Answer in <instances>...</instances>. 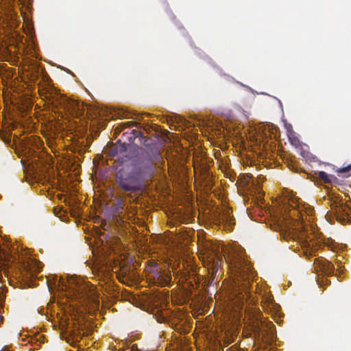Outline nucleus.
I'll list each match as a JSON object with an SVG mask.
<instances>
[{
    "label": "nucleus",
    "instance_id": "22",
    "mask_svg": "<svg viewBox=\"0 0 351 351\" xmlns=\"http://www.w3.org/2000/svg\"><path fill=\"white\" fill-rule=\"evenodd\" d=\"M134 346H133L132 347L131 350H128V351H133V350H134Z\"/></svg>",
    "mask_w": 351,
    "mask_h": 351
},
{
    "label": "nucleus",
    "instance_id": "17",
    "mask_svg": "<svg viewBox=\"0 0 351 351\" xmlns=\"http://www.w3.org/2000/svg\"><path fill=\"white\" fill-rule=\"evenodd\" d=\"M349 171H351V164L350 165H348V167L343 168L341 170V172H348Z\"/></svg>",
    "mask_w": 351,
    "mask_h": 351
},
{
    "label": "nucleus",
    "instance_id": "10",
    "mask_svg": "<svg viewBox=\"0 0 351 351\" xmlns=\"http://www.w3.org/2000/svg\"><path fill=\"white\" fill-rule=\"evenodd\" d=\"M124 206V200L120 197H116L114 198V202L112 205V210L114 214L120 215L123 213Z\"/></svg>",
    "mask_w": 351,
    "mask_h": 351
},
{
    "label": "nucleus",
    "instance_id": "19",
    "mask_svg": "<svg viewBox=\"0 0 351 351\" xmlns=\"http://www.w3.org/2000/svg\"><path fill=\"white\" fill-rule=\"evenodd\" d=\"M117 161H118L119 162H120V163H123V162H124V159H123V158L119 157V158H117Z\"/></svg>",
    "mask_w": 351,
    "mask_h": 351
},
{
    "label": "nucleus",
    "instance_id": "20",
    "mask_svg": "<svg viewBox=\"0 0 351 351\" xmlns=\"http://www.w3.org/2000/svg\"><path fill=\"white\" fill-rule=\"evenodd\" d=\"M305 154H306V153L304 152L301 153V155L302 156V157H305Z\"/></svg>",
    "mask_w": 351,
    "mask_h": 351
},
{
    "label": "nucleus",
    "instance_id": "14",
    "mask_svg": "<svg viewBox=\"0 0 351 351\" xmlns=\"http://www.w3.org/2000/svg\"><path fill=\"white\" fill-rule=\"evenodd\" d=\"M124 149H125L124 147H116L112 149V156L117 155L119 154V152H121L122 151H124Z\"/></svg>",
    "mask_w": 351,
    "mask_h": 351
},
{
    "label": "nucleus",
    "instance_id": "1",
    "mask_svg": "<svg viewBox=\"0 0 351 351\" xmlns=\"http://www.w3.org/2000/svg\"><path fill=\"white\" fill-rule=\"evenodd\" d=\"M164 162L156 146L140 147L132 161L117 171L115 184L125 192L137 193L143 189L145 180L155 173L156 167Z\"/></svg>",
    "mask_w": 351,
    "mask_h": 351
},
{
    "label": "nucleus",
    "instance_id": "16",
    "mask_svg": "<svg viewBox=\"0 0 351 351\" xmlns=\"http://www.w3.org/2000/svg\"><path fill=\"white\" fill-rule=\"evenodd\" d=\"M289 138L291 144H296V143L298 141V138L295 137L294 135L292 134H290V135H289Z\"/></svg>",
    "mask_w": 351,
    "mask_h": 351
},
{
    "label": "nucleus",
    "instance_id": "5",
    "mask_svg": "<svg viewBox=\"0 0 351 351\" xmlns=\"http://www.w3.org/2000/svg\"><path fill=\"white\" fill-rule=\"evenodd\" d=\"M145 268L147 280L157 286H169L171 280V275L169 271L162 269L159 264L154 260L147 262Z\"/></svg>",
    "mask_w": 351,
    "mask_h": 351
},
{
    "label": "nucleus",
    "instance_id": "7",
    "mask_svg": "<svg viewBox=\"0 0 351 351\" xmlns=\"http://www.w3.org/2000/svg\"><path fill=\"white\" fill-rule=\"evenodd\" d=\"M302 247L304 249L306 256L315 255L317 250L322 246V242L319 240L305 239L301 242Z\"/></svg>",
    "mask_w": 351,
    "mask_h": 351
},
{
    "label": "nucleus",
    "instance_id": "21",
    "mask_svg": "<svg viewBox=\"0 0 351 351\" xmlns=\"http://www.w3.org/2000/svg\"><path fill=\"white\" fill-rule=\"evenodd\" d=\"M3 319V317L2 316L0 315V322H2Z\"/></svg>",
    "mask_w": 351,
    "mask_h": 351
},
{
    "label": "nucleus",
    "instance_id": "15",
    "mask_svg": "<svg viewBox=\"0 0 351 351\" xmlns=\"http://www.w3.org/2000/svg\"><path fill=\"white\" fill-rule=\"evenodd\" d=\"M283 238L286 240H289L291 239H295V235L293 233L288 232V233H282L281 234Z\"/></svg>",
    "mask_w": 351,
    "mask_h": 351
},
{
    "label": "nucleus",
    "instance_id": "11",
    "mask_svg": "<svg viewBox=\"0 0 351 351\" xmlns=\"http://www.w3.org/2000/svg\"><path fill=\"white\" fill-rule=\"evenodd\" d=\"M317 174L320 180L328 184L332 183V180L335 178L333 176L328 175L327 173L322 171H319Z\"/></svg>",
    "mask_w": 351,
    "mask_h": 351
},
{
    "label": "nucleus",
    "instance_id": "12",
    "mask_svg": "<svg viewBox=\"0 0 351 351\" xmlns=\"http://www.w3.org/2000/svg\"><path fill=\"white\" fill-rule=\"evenodd\" d=\"M221 220L223 222H226V223H228V225H230V226H232V224H234V223H233L234 219H232V217L230 215V214L228 211L222 214V215L221 217Z\"/></svg>",
    "mask_w": 351,
    "mask_h": 351
},
{
    "label": "nucleus",
    "instance_id": "4",
    "mask_svg": "<svg viewBox=\"0 0 351 351\" xmlns=\"http://www.w3.org/2000/svg\"><path fill=\"white\" fill-rule=\"evenodd\" d=\"M204 266L207 268L209 274L214 276L218 271L222 262V256L219 247L212 242H206L204 245Z\"/></svg>",
    "mask_w": 351,
    "mask_h": 351
},
{
    "label": "nucleus",
    "instance_id": "3",
    "mask_svg": "<svg viewBox=\"0 0 351 351\" xmlns=\"http://www.w3.org/2000/svg\"><path fill=\"white\" fill-rule=\"evenodd\" d=\"M44 90L45 97L54 108H61L73 117H80L83 114V109L77 101L66 97L53 86H48Z\"/></svg>",
    "mask_w": 351,
    "mask_h": 351
},
{
    "label": "nucleus",
    "instance_id": "13",
    "mask_svg": "<svg viewBox=\"0 0 351 351\" xmlns=\"http://www.w3.org/2000/svg\"><path fill=\"white\" fill-rule=\"evenodd\" d=\"M267 302H263V304H262L263 308L265 310H267V308H269L270 305H272V306L276 305V304H274V302L272 299L267 298Z\"/></svg>",
    "mask_w": 351,
    "mask_h": 351
},
{
    "label": "nucleus",
    "instance_id": "18",
    "mask_svg": "<svg viewBox=\"0 0 351 351\" xmlns=\"http://www.w3.org/2000/svg\"><path fill=\"white\" fill-rule=\"evenodd\" d=\"M135 124L133 121H128L123 123L124 125H126L128 127L133 126Z\"/></svg>",
    "mask_w": 351,
    "mask_h": 351
},
{
    "label": "nucleus",
    "instance_id": "9",
    "mask_svg": "<svg viewBox=\"0 0 351 351\" xmlns=\"http://www.w3.org/2000/svg\"><path fill=\"white\" fill-rule=\"evenodd\" d=\"M319 267L327 276H332L335 271L334 265L326 259L319 261Z\"/></svg>",
    "mask_w": 351,
    "mask_h": 351
},
{
    "label": "nucleus",
    "instance_id": "23",
    "mask_svg": "<svg viewBox=\"0 0 351 351\" xmlns=\"http://www.w3.org/2000/svg\"><path fill=\"white\" fill-rule=\"evenodd\" d=\"M132 132L134 133L136 132V131L135 130H133Z\"/></svg>",
    "mask_w": 351,
    "mask_h": 351
},
{
    "label": "nucleus",
    "instance_id": "2",
    "mask_svg": "<svg viewBox=\"0 0 351 351\" xmlns=\"http://www.w3.org/2000/svg\"><path fill=\"white\" fill-rule=\"evenodd\" d=\"M228 261L238 274L234 289L239 302V306H241L242 308L250 295V281L255 277V272L250 263L246 259L245 251L242 248L234 251Z\"/></svg>",
    "mask_w": 351,
    "mask_h": 351
},
{
    "label": "nucleus",
    "instance_id": "6",
    "mask_svg": "<svg viewBox=\"0 0 351 351\" xmlns=\"http://www.w3.org/2000/svg\"><path fill=\"white\" fill-rule=\"evenodd\" d=\"M250 325L252 332L256 335H263L269 341H274L276 337V326L271 322L262 321L255 313H247Z\"/></svg>",
    "mask_w": 351,
    "mask_h": 351
},
{
    "label": "nucleus",
    "instance_id": "8",
    "mask_svg": "<svg viewBox=\"0 0 351 351\" xmlns=\"http://www.w3.org/2000/svg\"><path fill=\"white\" fill-rule=\"evenodd\" d=\"M339 221L351 220V209L346 205H340L336 210Z\"/></svg>",
    "mask_w": 351,
    "mask_h": 351
}]
</instances>
